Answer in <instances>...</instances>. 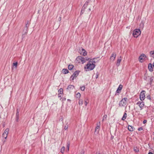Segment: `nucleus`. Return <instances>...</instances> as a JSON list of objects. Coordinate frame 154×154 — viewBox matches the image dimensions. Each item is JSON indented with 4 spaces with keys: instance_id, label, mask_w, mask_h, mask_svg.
Here are the masks:
<instances>
[{
    "instance_id": "obj_9",
    "label": "nucleus",
    "mask_w": 154,
    "mask_h": 154,
    "mask_svg": "<svg viewBox=\"0 0 154 154\" xmlns=\"http://www.w3.org/2000/svg\"><path fill=\"white\" fill-rule=\"evenodd\" d=\"M77 59L80 60L82 63H85L86 62V59L84 57L81 56L78 57Z\"/></svg>"
},
{
    "instance_id": "obj_37",
    "label": "nucleus",
    "mask_w": 154,
    "mask_h": 154,
    "mask_svg": "<svg viewBox=\"0 0 154 154\" xmlns=\"http://www.w3.org/2000/svg\"><path fill=\"white\" fill-rule=\"evenodd\" d=\"M154 54V51H151L150 52V54L151 55H153Z\"/></svg>"
},
{
    "instance_id": "obj_42",
    "label": "nucleus",
    "mask_w": 154,
    "mask_h": 154,
    "mask_svg": "<svg viewBox=\"0 0 154 154\" xmlns=\"http://www.w3.org/2000/svg\"><path fill=\"white\" fill-rule=\"evenodd\" d=\"M66 100V98L65 97H63L62 98V100L63 101H64Z\"/></svg>"
},
{
    "instance_id": "obj_43",
    "label": "nucleus",
    "mask_w": 154,
    "mask_h": 154,
    "mask_svg": "<svg viewBox=\"0 0 154 154\" xmlns=\"http://www.w3.org/2000/svg\"><path fill=\"white\" fill-rule=\"evenodd\" d=\"M141 101H138V102H137V103H136V104L138 105L139 106L140 103H141Z\"/></svg>"
},
{
    "instance_id": "obj_17",
    "label": "nucleus",
    "mask_w": 154,
    "mask_h": 154,
    "mask_svg": "<svg viewBox=\"0 0 154 154\" xmlns=\"http://www.w3.org/2000/svg\"><path fill=\"white\" fill-rule=\"evenodd\" d=\"M121 57H120L119 58L117 59V62L116 63V65L119 66L120 65V63L121 61Z\"/></svg>"
},
{
    "instance_id": "obj_34",
    "label": "nucleus",
    "mask_w": 154,
    "mask_h": 154,
    "mask_svg": "<svg viewBox=\"0 0 154 154\" xmlns=\"http://www.w3.org/2000/svg\"><path fill=\"white\" fill-rule=\"evenodd\" d=\"M107 116L106 115H104L103 117V119L102 121V122H103L104 119H106V118H107Z\"/></svg>"
},
{
    "instance_id": "obj_35",
    "label": "nucleus",
    "mask_w": 154,
    "mask_h": 154,
    "mask_svg": "<svg viewBox=\"0 0 154 154\" xmlns=\"http://www.w3.org/2000/svg\"><path fill=\"white\" fill-rule=\"evenodd\" d=\"M59 91L60 92V94H62L63 93V89L62 88L60 89Z\"/></svg>"
},
{
    "instance_id": "obj_11",
    "label": "nucleus",
    "mask_w": 154,
    "mask_h": 154,
    "mask_svg": "<svg viewBox=\"0 0 154 154\" xmlns=\"http://www.w3.org/2000/svg\"><path fill=\"white\" fill-rule=\"evenodd\" d=\"M82 52L80 53L81 55L84 56H85L87 54V52L83 48L82 49Z\"/></svg>"
},
{
    "instance_id": "obj_4",
    "label": "nucleus",
    "mask_w": 154,
    "mask_h": 154,
    "mask_svg": "<svg viewBox=\"0 0 154 154\" xmlns=\"http://www.w3.org/2000/svg\"><path fill=\"white\" fill-rule=\"evenodd\" d=\"M145 91H142L140 93V99L141 101L143 100L145 98Z\"/></svg>"
},
{
    "instance_id": "obj_51",
    "label": "nucleus",
    "mask_w": 154,
    "mask_h": 154,
    "mask_svg": "<svg viewBox=\"0 0 154 154\" xmlns=\"http://www.w3.org/2000/svg\"><path fill=\"white\" fill-rule=\"evenodd\" d=\"M88 10H89V11H91V8H89V9Z\"/></svg>"
},
{
    "instance_id": "obj_21",
    "label": "nucleus",
    "mask_w": 154,
    "mask_h": 154,
    "mask_svg": "<svg viewBox=\"0 0 154 154\" xmlns=\"http://www.w3.org/2000/svg\"><path fill=\"white\" fill-rule=\"evenodd\" d=\"M127 117V114L126 113H125L123 117L122 118V120H125Z\"/></svg>"
},
{
    "instance_id": "obj_33",
    "label": "nucleus",
    "mask_w": 154,
    "mask_h": 154,
    "mask_svg": "<svg viewBox=\"0 0 154 154\" xmlns=\"http://www.w3.org/2000/svg\"><path fill=\"white\" fill-rule=\"evenodd\" d=\"M17 62H16L15 63H14L13 64V66H15V67L16 68L17 65Z\"/></svg>"
},
{
    "instance_id": "obj_54",
    "label": "nucleus",
    "mask_w": 154,
    "mask_h": 154,
    "mask_svg": "<svg viewBox=\"0 0 154 154\" xmlns=\"http://www.w3.org/2000/svg\"><path fill=\"white\" fill-rule=\"evenodd\" d=\"M1 148L0 149V150H1Z\"/></svg>"
},
{
    "instance_id": "obj_13",
    "label": "nucleus",
    "mask_w": 154,
    "mask_h": 154,
    "mask_svg": "<svg viewBox=\"0 0 154 154\" xmlns=\"http://www.w3.org/2000/svg\"><path fill=\"white\" fill-rule=\"evenodd\" d=\"M153 68L154 67H153V66H152V64L151 63H150L149 64L148 68L150 72H152L153 71Z\"/></svg>"
},
{
    "instance_id": "obj_49",
    "label": "nucleus",
    "mask_w": 154,
    "mask_h": 154,
    "mask_svg": "<svg viewBox=\"0 0 154 154\" xmlns=\"http://www.w3.org/2000/svg\"><path fill=\"white\" fill-rule=\"evenodd\" d=\"M60 94H59L58 95V97H60V99H62V98H61V96L60 95Z\"/></svg>"
},
{
    "instance_id": "obj_16",
    "label": "nucleus",
    "mask_w": 154,
    "mask_h": 154,
    "mask_svg": "<svg viewBox=\"0 0 154 154\" xmlns=\"http://www.w3.org/2000/svg\"><path fill=\"white\" fill-rule=\"evenodd\" d=\"M128 129L129 131H132L134 130V128L131 125H128Z\"/></svg>"
},
{
    "instance_id": "obj_36",
    "label": "nucleus",
    "mask_w": 154,
    "mask_h": 154,
    "mask_svg": "<svg viewBox=\"0 0 154 154\" xmlns=\"http://www.w3.org/2000/svg\"><path fill=\"white\" fill-rule=\"evenodd\" d=\"M84 10H84V8H82V9L81 10V13H80V14L81 15H82V14H83V13H84Z\"/></svg>"
},
{
    "instance_id": "obj_45",
    "label": "nucleus",
    "mask_w": 154,
    "mask_h": 154,
    "mask_svg": "<svg viewBox=\"0 0 154 154\" xmlns=\"http://www.w3.org/2000/svg\"><path fill=\"white\" fill-rule=\"evenodd\" d=\"M16 121L17 122H18L19 121V118L16 117Z\"/></svg>"
},
{
    "instance_id": "obj_44",
    "label": "nucleus",
    "mask_w": 154,
    "mask_h": 154,
    "mask_svg": "<svg viewBox=\"0 0 154 154\" xmlns=\"http://www.w3.org/2000/svg\"><path fill=\"white\" fill-rule=\"evenodd\" d=\"M143 129L142 128L140 127V128H138V130L140 131L142 130Z\"/></svg>"
},
{
    "instance_id": "obj_24",
    "label": "nucleus",
    "mask_w": 154,
    "mask_h": 154,
    "mask_svg": "<svg viewBox=\"0 0 154 154\" xmlns=\"http://www.w3.org/2000/svg\"><path fill=\"white\" fill-rule=\"evenodd\" d=\"M79 105H82L83 104V100L82 99H79Z\"/></svg>"
},
{
    "instance_id": "obj_27",
    "label": "nucleus",
    "mask_w": 154,
    "mask_h": 154,
    "mask_svg": "<svg viewBox=\"0 0 154 154\" xmlns=\"http://www.w3.org/2000/svg\"><path fill=\"white\" fill-rule=\"evenodd\" d=\"M134 150L136 153L138 152L139 151L137 147H134Z\"/></svg>"
},
{
    "instance_id": "obj_40",
    "label": "nucleus",
    "mask_w": 154,
    "mask_h": 154,
    "mask_svg": "<svg viewBox=\"0 0 154 154\" xmlns=\"http://www.w3.org/2000/svg\"><path fill=\"white\" fill-rule=\"evenodd\" d=\"M99 74L97 72L95 78L96 79H97L98 77Z\"/></svg>"
},
{
    "instance_id": "obj_52",
    "label": "nucleus",
    "mask_w": 154,
    "mask_h": 154,
    "mask_svg": "<svg viewBox=\"0 0 154 154\" xmlns=\"http://www.w3.org/2000/svg\"><path fill=\"white\" fill-rule=\"evenodd\" d=\"M96 154H100V153L99 152L98 153V152H97Z\"/></svg>"
},
{
    "instance_id": "obj_30",
    "label": "nucleus",
    "mask_w": 154,
    "mask_h": 154,
    "mask_svg": "<svg viewBox=\"0 0 154 154\" xmlns=\"http://www.w3.org/2000/svg\"><path fill=\"white\" fill-rule=\"evenodd\" d=\"M81 94L79 93H78L76 95V97L77 98H80V97Z\"/></svg>"
},
{
    "instance_id": "obj_8",
    "label": "nucleus",
    "mask_w": 154,
    "mask_h": 154,
    "mask_svg": "<svg viewBox=\"0 0 154 154\" xmlns=\"http://www.w3.org/2000/svg\"><path fill=\"white\" fill-rule=\"evenodd\" d=\"M116 54L115 53H112L110 57V60H111L112 61H114L115 60L116 57Z\"/></svg>"
},
{
    "instance_id": "obj_31",
    "label": "nucleus",
    "mask_w": 154,
    "mask_h": 154,
    "mask_svg": "<svg viewBox=\"0 0 154 154\" xmlns=\"http://www.w3.org/2000/svg\"><path fill=\"white\" fill-rule=\"evenodd\" d=\"M70 145V143L69 142H68L67 143V151H68L69 150V148Z\"/></svg>"
},
{
    "instance_id": "obj_23",
    "label": "nucleus",
    "mask_w": 154,
    "mask_h": 154,
    "mask_svg": "<svg viewBox=\"0 0 154 154\" xmlns=\"http://www.w3.org/2000/svg\"><path fill=\"white\" fill-rule=\"evenodd\" d=\"M95 128L100 130V122H99L98 123H97V126Z\"/></svg>"
},
{
    "instance_id": "obj_6",
    "label": "nucleus",
    "mask_w": 154,
    "mask_h": 154,
    "mask_svg": "<svg viewBox=\"0 0 154 154\" xmlns=\"http://www.w3.org/2000/svg\"><path fill=\"white\" fill-rule=\"evenodd\" d=\"M9 129L8 128H6L3 132L2 136L5 139H6L7 137L8 134Z\"/></svg>"
},
{
    "instance_id": "obj_38",
    "label": "nucleus",
    "mask_w": 154,
    "mask_h": 154,
    "mask_svg": "<svg viewBox=\"0 0 154 154\" xmlns=\"http://www.w3.org/2000/svg\"><path fill=\"white\" fill-rule=\"evenodd\" d=\"M121 92L120 91L118 90L117 89L116 91V94L115 95H116L117 93H119Z\"/></svg>"
},
{
    "instance_id": "obj_41",
    "label": "nucleus",
    "mask_w": 154,
    "mask_h": 154,
    "mask_svg": "<svg viewBox=\"0 0 154 154\" xmlns=\"http://www.w3.org/2000/svg\"><path fill=\"white\" fill-rule=\"evenodd\" d=\"M68 128V125L65 126H64V129L65 130H67V129Z\"/></svg>"
},
{
    "instance_id": "obj_3",
    "label": "nucleus",
    "mask_w": 154,
    "mask_h": 154,
    "mask_svg": "<svg viewBox=\"0 0 154 154\" xmlns=\"http://www.w3.org/2000/svg\"><path fill=\"white\" fill-rule=\"evenodd\" d=\"M141 34V31L139 29H136L133 31V35L134 37H137Z\"/></svg>"
},
{
    "instance_id": "obj_25",
    "label": "nucleus",
    "mask_w": 154,
    "mask_h": 154,
    "mask_svg": "<svg viewBox=\"0 0 154 154\" xmlns=\"http://www.w3.org/2000/svg\"><path fill=\"white\" fill-rule=\"evenodd\" d=\"M65 147L64 146H63L61 148L60 150V152L63 153L65 150Z\"/></svg>"
},
{
    "instance_id": "obj_7",
    "label": "nucleus",
    "mask_w": 154,
    "mask_h": 154,
    "mask_svg": "<svg viewBox=\"0 0 154 154\" xmlns=\"http://www.w3.org/2000/svg\"><path fill=\"white\" fill-rule=\"evenodd\" d=\"M146 57V55L144 54H141L139 57V60L140 62H143Z\"/></svg>"
},
{
    "instance_id": "obj_12",
    "label": "nucleus",
    "mask_w": 154,
    "mask_h": 154,
    "mask_svg": "<svg viewBox=\"0 0 154 154\" xmlns=\"http://www.w3.org/2000/svg\"><path fill=\"white\" fill-rule=\"evenodd\" d=\"M98 57L94 58L93 59H91L89 62H91V63H92L94 64H95L96 61H95V60H97Z\"/></svg>"
},
{
    "instance_id": "obj_53",
    "label": "nucleus",
    "mask_w": 154,
    "mask_h": 154,
    "mask_svg": "<svg viewBox=\"0 0 154 154\" xmlns=\"http://www.w3.org/2000/svg\"><path fill=\"white\" fill-rule=\"evenodd\" d=\"M68 100V101H70V99H68V100Z\"/></svg>"
},
{
    "instance_id": "obj_48",
    "label": "nucleus",
    "mask_w": 154,
    "mask_h": 154,
    "mask_svg": "<svg viewBox=\"0 0 154 154\" xmlns=\"http://www.w3.org/2000/svg\"><path fill=\"white\" fill-rule=\"evenodd\" d=\"M147 122V121L146 120H144L143 121V124H145V123H146Z\"/></svg>"
},
{
    "instance_id": "obj_5",
    "label": "nucleus",
    "mask_w": 154,
    "mask_h": 154,
    "mask_svg": "<svg viewBox=\"0 0 154 154\" xmlns=\"http://www.w3.org/2000/svg\"><path fill=\"white\" fill-rule=\"evenodd\" d=\"M80 71L77 70L75 71L72 74V75L70 77V79L71 80H73L79 74Z\"/></svg>"
},
{
    "instance_id": "obj_32",
    "label": "nucleus",
    "mask_w": 154,
    "mask_h": 154,
    "mask_svg": "<svg viewBox=\"0 0 154 154\" xmlns=\"http://www.w3.org/2000/svg\"><path fill=\"white\" fill-rule=\"evenodd\" d=\"M80 88V89L81 90H82V91H84V90L85 89V86L84 85L82 87H81Z\"/></svg>"
},
{
    "instance_id": "obj_26",
    "label": "nucleus",
    "mask_w": 154,
    "mask_h": 154,
    "mask_svg": "<svg viewBox=\"0 0 154 154\" xmlns=\"http://www.w3.org/2000/svg\"><path fill=\"white\" fill-rule=\"evenodd\" d=\"M122 87L123 86L122 85H120L117 89L118 90L120 91H121L122 88Z\"/></svg>"
},
{
    "instance_id": "obj_20",
    "label": "nucleus",
    "mask_w": 154,
    "mask_h": 154,
    "mask_svg": "<svg viewBox=\"0 0 154 154\" xmlns=\"http://www.w3.org/2000/svg\"><path fill=\"white\" fill-rule=\"evenodd\" d=\"M74 67V66L73 65L71 64L68 66V68L69 70H71Z\"/></svg>"
},
{
    "instance_id": "obj_15",
    "label": "nucleus",
    "mask_w": 154,
    "mask_h": 154,
    "mask_svg": "<svg viewBox=\"0 0 154 154\" xmlns=\"http://www.w3.org/2000/svg\"><path fill=\"white\" fill-rule=\"evenodd\" d=\"M74 88V86L73 85H69L67 88V89L70 90L73 89Z\"/></svg>"
},
{
    "instance_id": "obj_1",
    "label": "nucleus",
    "mask_w": 154,
    "mask_h": 154,
    "mask_svg": "<svg viewBox=\"0 0 154 154\" xmlns=\"http://www.w3.org/2000/svg\"><path fill=\"white\" fill-rule=\"evenodd\" d=\"M91 62L88 61L86 66H85V69H86L85 70L86 71L91 70L95 68V64L91 63Z\"/></svg>"
},
{
    "instance_id": "obj_47",
    "label": "nucleus",
    "mask_w": 154,
    "mask_h": 154,
    "mask_svg": "<svg viewBox=\"0 0 154 154\" xmlns=\"http://www.w3.org/2000/svg\"><path fill=\"white\" fill-rule=\"evenodd\" d=\"M152 81H153V79H151V78L150 79V85H151V83H152Z\"/></svg>"
},
{
    "instance_id": "obj_19",
    "label": "nucleus",
    "mask_w": 154,
    "mask_h": 154,
    "mask_svg": "<svg viewBox=\"0 0 154 154\" xmlns=\"http://www.w3.org/2000/svg\"><path fill=\"white\" fill-rule=\"evenodd\" d=\"M144 105V102L143 101H141V103H140L139 107L140 108H143Z\"/></svg>"
},
{
    "instance_id": "obj_50",
    "label": "nucleus",
    "mask_w": 154,
    "mask_h": 154,
    "mask_svg": "<svg viewBox=\"0 0 154 154\" xmlns=\"http://www.w3.org/2000/svg\"><path fill=\"white\" fill-rule=\"evenodd\" d=\"M148 154H153L152 152H149Z\"/></svg>"
},
{
    "instance_id": "obj_2",
    "label": "nucleus",
    "mask_w": 154,
    "mask_h": 154,
    "mask_svg": "<svg viewBox=\"0 0 154 154\" xmlns=\"http://www.w3.org/2000/svg\"><path fill=\"white\" fill-rule=\"evenodd\" d=\"M128 98L127 97H125L123 98L119 102V105L121 107L125 106L127 103Z\"/></svg>"
},
{
    "instance_id": "obj_22",
    "label": "nucleus",
    "mask_w": 154,
    "mask_h": 154,
    "mask_svg": "<svg viewBox=\"0 0 154 154\" xmlns=\"http://www.w3.org/2000/svg\"><path fill=\"white\" fill-rule=\"evenodd\" d=\"M26 23V26L25 27L27 28H28V27H29L30 24V23L29 22V21H27L26 23Z\"/></svg>"
},
{
    "instance_id": "obj_29",
    "label": "nucleus",
    "mask_w": 154,
    "mask_h": 154,
    "mask_svg": "<svg viewBox=\"0 0 154 154\" xmlns=\"http://www.w3.org/2000/svg\"><path fill=\"white\" fill-rule=\"evenodd\" d=\"M16 117H19V111L18 110V109H17V111L16 113Z\"/></svg>"
},
{
    "instance_id": "obj_14",
    "label": "nucleus",
    "mask_w": 154,
    "mask_h": 154,
    "mask_svg": "<svg viewBox=\"0 0 154 154\" xmlns=\"http://www.w3.org/2000/svg\"><path fill=\"white\" fill-rule=\"evenodd\" d=\"M89 2V0H88V1L87 0L85 2V3L84 4V5H83V6L82 8H84V10H85V9L87 7V6L88 5V4Z\"/></svg>"
},
{
    "instance_id": "obj_18",
    "label": "nucleus",
    "mask_w": 154,
    "mask_h": 154,
    "mask_svg": "<svg viewBox=\"0 0 154 154\" xmlns=\"http://www.w3.org/2000/svg\"><path fill=\"white\" fill-rule=\"evenodd\" d=\"M62 72L64 74H66L69 72L68 70L67 69H63L62 70Z\"/></svg>"
},
{
    "instance_id": "obj_10",
    "label": "nucleus",
    "mask_w": 154,
    "mask_h": 154,
    "mask_svg": "<svg viewBox=\"0 0 154 154\" xmlns=\"http://www.w3.org/2000/svg\"><path fill=\"white\" fill-rule=\"evenodd\" d=\"M23 32L24 33L22 35V37L23 38H24V37L25 34H26L28 32V28H27L24 27L23 30Z\"/></svg>"
},
{
    "instance_id": "obj_28",
    "label": "nucleus",
    "mask_w": 154,
    "mask_h": 154,
    "mask_svg": "<svg viewBox=\"0 0 154 154\" xmlns=\"http://www.w3.org/2000/svg\"><path fill=\"white\" fill-rule=\"evenodd\" d=\"M100 131V129L96 128H95V131H94V133L97 134L99 133Z\"/></svg>"
},
{
    "instance_id": "obj_39",
    "label": "nucleus",
    "mask_w": 154,
    "mask_h": 154,
    "mask_svg": "<svg viewBox=\"0 0 154 154\" xmlns=\"http://www.w3.org/2000/svg\"><path fill=\"white\" fill-rule=\"evenodd\" d=\"M146 98L148 100H150L151 97L150 95H148L146 97Z\"/></svg>"
},
{
    "instance_id": "obj_46",
    "label": "nucleus",
    "mask_w": 154,
    "mask_h": 154,
    "mask_svg": "<svg viewBox=\"0 0 154 154\" xmlns=\"http://www.w3.org/2000/svg\"><path fill=\"white\" fill-rule=\"evenodd\" d=\"M88 104V103L86 101H85V106H87Z\"/></svg>"
}]
</instances>
